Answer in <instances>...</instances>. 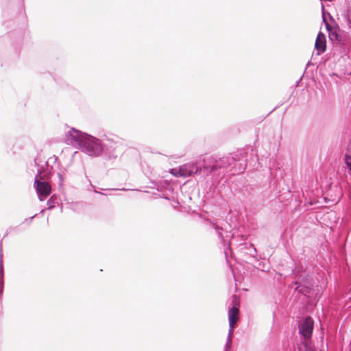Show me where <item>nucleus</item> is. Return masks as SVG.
I'll list each match as a JSON object with an SVG mask.
<instances>
[{"label":"nucleus","instance_id":"nucleus-10","mask_svg":"<svg viewBox=\"0 0 351 351\" xmlns=\"http://www.w3.org/2000/svg\"><path fill=\"white\" fill-rule=\"evenodd\" d=\"M117 146L115 143L108 141V143H105V147H104V152L109 159L116 158L118 156L117 151Z\"/></svg>","mask_w":351,"mask_h":351},{"label":"nucleus","instance_id":"nucleus-12","mask_svg":"<svg viewBox=\"0 0 351 351\" xmlns=\"http://www.w3.org/2000/svg\"><path fill=\"white\" fill-rule=\"evenodd\" d=\"M213 228L215 230L217 234H218L219 238L223 243H225V240H224L223 235V233H222L223 228L219 227L217 224H213ZM223 245H224V254H225L226 257L227 258V256H228V252H227V250L229 248V244L228 245V246H226V244L223 243Z\"/></svg>","mask_w":351,"mask_h":351},{"label":"nucleus","instance_id":"nucleus-14","mask_svg":"<svg viewBox=\"0 0 351 351\" xmlns=\"http://www.w3.org/2000/svg\"><path fill=\"white\" fill-rule=\"evenodd\" d=\"M58 184L60 189H63L64 182L66 178V173L64 171L59 172L57 173Z\"/></svg>","mask_w":351,"mask_h":351},{"label":"nucleus","instance_id":"nucleus-3","mask_svg":"<svg viewBox=\"0 0 351 351\" xmlns=\"http://www.w3.org/2000/svg\"><path fill=\"white\" fill-rule=\"evenodd\" d=\"M49 176L44 170L43 167L38 169L35 176L34 187L40 202L44 201L51 192V186L48 181Z\"/></svg>","mask_w":351,"mask_h":351},{"label":"nucleus","instance_id":"nucleus-27","mask_svg":"<svg viewBox=\"0 0 351 351\" xmlns=\"http://www.w3.org/2000/svg\"><path fill=\"white\" fill-rule=\"evenodd\" d=\"M349 351H351V348L350 349V350H349Z\"/></svg>","mask_w":351,"mask_h":351},{"label":"nucleus","instance_id":"nucleus-6","mask_svg":"<svg viewBox=\"0 0 351 351\" xmlns=\"http://www.w3.org/2000/svg\"><path fill=\"white\" fill-rule=\"evenodd\" d=\"M198 171L199 168L195 163L189 162L181 165L179 169H171L170 172L176 177L186 178L196 174Z\"/></svg>","mask_w":351,"mask_h":351},{"label":"nucleus","instance_id":"nucleus-22","mask_svg":"<svg viewBox=\"0 0 351 351\" xmlns=\"http://www.w3.org/2000/svg\"><path fill=\"white\" fill-rule=\"evenodd\" d=\"M15 228H10L9 230H6V232H5V235H4V237H6L8 234H10V231H11L12 230H14Z\"/></svg>","mask_w":351,"mask_h":351},{"label":"nucleus","instance_id":"nucleus-17","mask_svg":"<svg viewBox=\"0 0 351 351\" xmlns=\"http://www.w3.org/2000/svg\"><path fill=\"white\" fill-rule=\"evenodd\" d=\"M56 199L54 197V195H52L48 200H47V206L49 209H52L55 207V204L56 203Z\"/></svg>","mask_w":351,"mask_h":351},{"label":"nucleus","instance_id":"nucleus-18","mask_svg":"<svg viewBox=\"0 0 351 351\" xmlns=\"http://www.w3.org/2000/svg\"><path fill=\"white\" fill-rule=\"evenodd\" d=\"M232 339L231 337H227V341L225 345V349L224 351H230L232 346Z\"/></svg>","mask_w":351,"mask_h":351},{"label":"nucleus","instance_id":"nucleus-9","mask_svg":"<svg viewBox=\"0 0 351 351\" xmlns=\"http://www.w3.org/2000/svg\"><path fill=\"white\" fill-rule=\"evenodd\" d=\"M239 309L236 306H232L228 310V322H229V330L228 337L232 338L234 326L237 321V314L238 313Z\"/></svg>","mask_w":351,"mask_h":351},{"label":"nucleus","instance_id":"nucleus-16","mask_svg":"<svg viewBox=\"0 0 351 351\" xmlns=\"http://www.w3.org/2000/svg\"><path fill=\"white\" fill-rule=\"evenodd\" d=\"M2 240L0 241V281L3 282V268L1 265Z\"/></svg>","mask_w":351,"mask_h":351},{"label":"nucleus","instance_id":"nucleus-13","mask_svg":"<svg viewBox=\"0 0 351 351\" xmlns=\"http://www.w3.org/2000/svg\"><path fill=\"white\" fill-rule=\"evenodd\" d=\"M293 275L294 276L295 279L298 278V277L304 276L306 274H304V269L302 265H297L292 270Z\"/></svg>","mask_w":351,"mask_h":351},{"label":"nucleus","instance_id":"nucleus-7","mask_svg":"<svg viewBox=\"0 0 351 351\" xmlns=\"http://www.w3.org/2000/svg\"><path fill=\"white\" fill-rule=\"evenodd\" d=\"M234 158L231 155H228L226 156H223L221 158L215 160L212 165L210 166L209 171L213 172L217 169H224L231 167L233 164L235 163Z\"/></svg>","mask_w":351,"mask_h":351},{"label":"nucleus","instance_id":"nucleus-4","mask_svg":"<svg viewBox=\"0 0 351 351\" xmlns=\"http://www.w3.org/2000/svg\"><path fill=\"white\" fill-rule=\"evenodd\" d=\"M291 285H295L294 291L298 294L303 295L307 298L311 297V293L313 291V279L308 274L304 276L298 277L295 279Z\"/></svg>","mask_w":351,"mask_h":351},{"label":"nucleus","instance_id":"nucleus-24","mask_svg":"<svg viewBox=\"0 0 351 351\" xmlns=\"http://www.w3.org/2000/svg\"><path fill=\"white\" fill-rule=\"evenodd\" d=\"M302 76L299 79V80L296 82V86H298V84L300 82V81L302 80Z\"/></svg>","mask_w":351,"mask_h":351},{"label":"nucleus","instance_id":"nucleus-26","mask_svg":"<svg viewBox=\"0 0 351 351\" xmlns=\"http://www.w3.org/2000/svg\"><path fill=\"white\" fill-rule=\"evenodd\" d=\"M34 162H35V165H36V166H38L37 159H36H36H34Z\"/></svg>","mask_w":351,"mask_h":351},{"label":"nucleus","instance_id":"nucleus-23","mask_svg":"<svg viewBox=\"0 0 351 351\" xmlns=\"http://www.w3.org/2000/svg\"><path fill=\"white\" fill-rule=\"evenodd\" d=\"M348 22L349 27L351 28V15L348 16Z\"/></svg>","mask_w":351,"mask_h":351},{"label":"nucleus","instance_id":"nucleus-8","mask_svg":"<svg viewBox=\"0 0 351 351\" xmlns=\"http://www.w3.org/2000/svg\"><path fill=\"white\" fill-rule=\"evenodd\" d=\"M315 49L317 56L321 55L326 50V36L322 32H319L316 37L315 42Z\"/></svg>","mask_w":351,"mask_h":351},{"label":"nucleus","instance_id":"nucleus-20","mask_svg":"<svg viewBox=\"0 0 351 351\" xmlns=\"http://www.w3.org/2000/svg\"><path fill=\"white\" fill-rule=\"evenodd\" d=\"M20 2V6L21 9L24 10L25 4H24V0H18Z\"/></svg>","mask_w":351,"mask_h":351},{"label":"nucleus","instance_id":"nucleus-21","mask_svg":"<svg viewBox=\"0 0 351 351\" xmlns=\"http://www.w3.org/2000/svg\"><path fill=\"white\" fill-rule=\"evenodd\" d=\"M36 216V215H33L32 217H31L29 219H25V221H29V223H30L32 221L33 219H34Z\"/></svg>","mask_w":351,"mask_h":351},{"label":"nucleus","instance_id":"nucleus-2","mask_svg":"<svg viewBox=\"0 0 351 351\" xmlns=\"http://www.w3.org/2000/svg\"><path fill=\"white\" fill-rule=\"evenodd\" d=\"M322 18L328 32L329 38L333 43L334 47H339L341 53H349L351 50V38L350 35L346 33H340L339 29L331 30L324 15Z\"/></svg>","mask_w":351,"mask_h":351},{"label":"nucleus","instance_id":"nucleus-1","mask_svg":"<svg viewBox=\"0 0 351 351\" xmlns=\"http://www.w3.org/2000/svg\"><path fill=\"white\" fill-rule=\"evenodd\" d=\"M66 140L68 143L77 146L79 149L90 157L101 156L105 147V142L100 138L74 128L67 132Z\"/></svg>","mask_w":351,"mask_h":351},{"label":"nucleus","instance_id":"nucleus-11","mask_svg":"<svg viewBox=\"0 0 351 351\" xmlns=\"http://www.w3.org/2000/svg\"><path fill=\"white\" fill-rule=\"evenodd\" d=\"M240 250L246 254L250 255L251 257L255 258L257 250L256 248L254 247V244L252 243H241L240 244Z\"/></svg>","mask_w":351,"mask_h":351},{"label":"nucleus","instance_id":"nucleus-5","mask_svg":"<svg viewBox=\"0 0 351 351\" xmlns=\"http://www.w3.org/2000/svg\"><path fill=\"white\" fill-rule=\"evenodd\" d=\"M314 327V321L310 316L302 319L299 324V333L305 340L304 343H308V341L311 339Z\"/></svg>","mask_w":351,"mask_h":351},{"label":"nucleus","instance_id":"nucleus-15","mask_svg":"<svg viewBox=\"0 0 351 351\" xmlns=\"http://www.w3.org/2000/svg\"><path fill=\"white\" fill-rule=\"evenodd\" d=\"M298 351H317L311 344L304 343L298 347Z\"/></svg>","mask_w":351,"mask_h":351},{"label":"nucleus","instance_id":"nucleus-19","mask_svg":"<svg viewBox=\"0 0 351 351\" xmlns=\"http://www.w3.org/2000/svg\"><path fill=\"white\" fill-rule=\"evenodd\" d=\"M86 178H87L88 181L89 182V184H90V185L91 186V187L94 189V192H95V193H100V192H99L98 191H97V190L95 189V186L91 184V182H90V180L88 178V177H87V176H86ZM101 194H102V193H101Z\"/></svg>","mask_w":351,"mask_h":351},{"label":"nucleus","instance_id":"nucleus-25","mask_svg":"<svg viewBox=\"0 0 351 351\" xmlns=\"http://www.w3.org/2000/svg\"><path fill=\"white\" fill-rule=\"evenodd\" d=\"M311 64V62L308 61V63H307L306 67L310 66Z\"/></svg>","mask_w":351,"mask_h":351}]
</instances>
